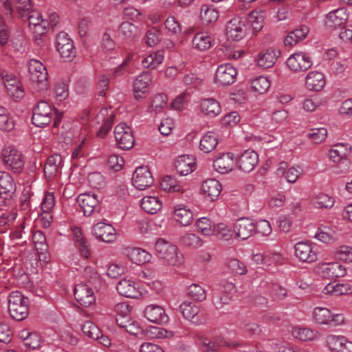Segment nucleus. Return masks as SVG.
Returning a JSON list of instances; mask_svg holds the SVG:
<instances>
[{
    "label": "nucleus",
    "mask_w": 352,
    "mask_h": 352,
    "mask_svg": "<svg viewBox=\"0 0 352 352\" xmlns=\"http://www.w3.org/2000/svg\"><path fill=\"white\" fill-rule=\"evenodd\" d=\"M157 256L170 265H179L183 262V257L177 253V248L163 239H159L155 245Z\"/></svg>",
    "instance_id": "f257e3e1"
},
{
    "label": "nucleus",
    "mask_w": 352,
    "mask_h": 352,
    "mask_svg": "<svg viewBox=\"0 0 352 352\" xmlns=\"http://www.w3.org/2000/svg\"><path fill=\"white\" fill-rule=\"evenodd\" d=\"M28 299L20 292L14 291L8 297V310L10 316L16 320L21 321L28 315Z\"/></svg>",
    "instance_id": "f03ea898"
},
{
    "label": "nucleus",
    "mask_w": 352,
    "mask_h": 352,
    "mask_svg": "<svg viewBox=\"0 0 352 352\" xmlns=\"http://www.w3.org/2000/svg\"><path fill=\"white\" fill-rule=\"evenodd\" d=\"M53 110L45 101H40L33 109L32 124L38 127H45L52 120Z\"/></svg>",
    "instance_id": "7ed1b4c3"
},
{
    "label": "nucleus",
    "mask_w": 352,
    "mask_h": 352,
    "mask_svg": "<svg viewBox=\"0 0 352 352\" xmlns=\"http://www.w3.org/2000/svg\"><path fill=\"white\" fill-rule=\"evenodd\" d=\"M4 165L14 173H20L23 168L24 161L20 151L12 146L4 148L1 151Z\"/></svg>",
    "instance_id": "20e7f679"
},
{
    "label": "nucleus",
    "mask_w": 352,
    "mask_h": 352,
    "mask_svg": "<svg viewBox=\"0 0 352 352\" xmlns=\"http://www.w3.org/2000/svg\"><path fill=\"white\" fill-rule=\"evenodd\" d=\"M295 256L299 261L311 263L318 260V248L308 241H300L294 245Z\"/></svg>",
    "instance_id": "39448f33"
},
{
    "label": "nucleus",
    "mask_w": 352,
    "mask_h": 352,
    "mask_svg": "<svg viewBox=\"0 0 352 352\" xmlns=\"http://www.w3.org/2000/svg\"><path fill=\"white\" fill-rule=\"evenodd\" d=\"M28 73L31 81L39 85L41 89L47 88L48 74L46 67L41 61L31 59L28 63Z\"/></svg>",
    "instance_id": "423d86ee"
},
{
    "label": "nucleus",
    "mask_w": 352,
    "mask_h": 352,
    "mask_svg": "<svg viewBox=\"0 0 352 352\" xmlns=\"http://www.w3.org/2000/svg\"><path fill=\"white\" fill-rule=\"evenodd\" d=\"M19 16L23 21H28L30 26L33 25L40 34H43L48 23L42 18L40 12L33 10L31 7H19L18 8Z\"/></svg>",
    "instance_id": "0eeeda50"
},
{
    "label": "nucleus",
    "mask_w": 352,
    "mask_h": 352,
    "mask_svg": "<svg viewBox=\"0 0 352 352\" xmlns=\"http://www.w3.org/2000/svg\"><path fill=\"white\" fill-rule=\"evenodd\" d=\"M180 310L184 317L196 325L207 323L208 318L200 314V307L194 302L184 301L180 305Z\"/></svg>",
    "instance_id": "6e6552de"
},
{
    "label": "nucleus",
    "mask_w": 352,
    "mask_h": 352,
    "mask_svg": "<svg viewBox=\"0 0 352 352\" xmlns=\"http://www.w3.org/2000/svg\"><path fill=\"white\" fill-rule=\"evenodd\" d=\"M114 135L118 146L123 150L131 148L135 139L131 129L125 123H120L114 129Z\"/></svg>",
    "instance_id": "1a4fd4ad"
},
{
    "label": "nucleus",
    "mask_w": 352,
    "mask_h": 352,
    "mask_svg": "<svg viewBox=\"0 0 352 352\" xmlns=\"http://www.w3.org/2000/svg\"><path fill=\"white\" fill-rule=\"evenodd\" d=\"M153 80V76L148 72H142L133 82V95L136 100H142L149 93V85Z\"/></svg>",
    "instance_id": "9d476101"
},
{
    "label": "nucleus",
    "mask_w": 352,
    "mask_h": 352,
    "mask_svg": "<svg viewBox=\"0 0 352 352\" xmlns=\"http://www.w3.org/2000/svg\"><path fill=\"white\" fill-rule=\"evenodd\" d=\"M312 60L309 54L299 52L289 56L287 65L294 72H304L312 66Z\"/></svg>",
    "instance_id": "9b49d317"
},
{
    "label": "nucleus",
    "mask_w": 352,
    "mask_h": 352,
    "mask_svg": "<svg viewBox=\"0 0 352 352\" xmlns=\"http://www.w3.org/2000/svg\"><path fill=\"white\" fill-rule=\"evenodd\" d=\"M237 71L230 63L219 65L214 77V82L221 86H227L234 82Z\"/></svg>",
    "instance_id": "f8f14e48"
},
{
    "label": "nucleus",
    "mask_w": 352,
    "mask_h": 352,
    "mask_svg": "<svg viewBox=\"0 0 352 352\" xmlns=\"http://www.w3.org/2000/svg\"><path fill=\"white\" fill-rule=\"evenodd\" d=\"M317 272L324 278L343 277L346 274L345 267L338 262L320 263L317 266Z\"/></svg>",
    "instance_id": "ddd939ff"
},
{
    "label": "nucleus",
    "mask_w": 352,
    "mask_h": 352,
    "mask_svg": "<svg viewBox=\"0 0 352 352\" xmlns=\"http://www.w3.org/2000/svg\"><path fill=\"white\" fill-rule=\"evenodd\" d=\"M132 182L137 189L143 190L153 184L154 179L148 166H141L133 173Z\"/></svg>",
    "instance_id": "4468645a"
},
{
    "label": "nucleus",
    "mask_w": 352,
    "mask_h": 352,
    "mask_svg": "<svg viewBox=\"0 0 352 352\" xmlns=\"http://www.w3.org/2000/svg\"><path fill=\"white\" fill-rule=\"evenodd\" d=\"M245 22L240 16H234L230 19L226 25V35L228 38L239 41L246 34Z\"/></svg>",
    "instance_id": "2eb2a0df"
},
{
    "label": "nucleus",
    "mask_w": 352,
    "mask_h": 352,
    "mask_svg": "<svg viewBox=\"0 0 352 352\" xmlns=\"http://www.w3.org/2000/svg\"><path fill=\"white\" fill-rule=\"evenodd\" d=\"M56 40V50L63 58L71 60L75 57L76 50L74 43L66 32H59Z\"/></svg>",
    "instance_id": "dca6fc26"
},
{
    "label": "nucleus",
    "mask_w": 352,
    "mask_h": 352,
    "mask_svg": "<svg viewBox=\"0 0 352 352\" xmlns=\"http://www.w3.org/2000/svg\"><path fill=\"white\" fill-rule=\"evenodd\" d=\"M91 232L95 237L105 243H112L116 240V229L109 223L98 222L92 226Z\"/></svg>",
    "instance_id": "f3484780"
},
{
    "label": "nucleus",
    "mask_w": 352,
    "mask_h": 352,
    "mask_svg": "<svg viewBox=\"0 0 352 352\" xmlns=\"http://www.w3.org/2000/svg\"><path fill=\"white\" fill-rule=\"evenodd\" d=\"M75 299L82 305L88 307L96 301L94 291L85 283H79L74 288Z\"/></svg>",
    "instance_id": "a211bd4d"
},
{
    "label": "nucleus",
    "mask_w": 352,
    "mask_h": 352,
    "mask_svg": "<svg viewBox=\"0 0 352 352\" xmlns=\"http://www.w3.org/2000/svg\"><path fill=\"white\" fill-rule=\"evenodd\" d=\"M15 190L16 185L11 175L6 172L0 171V197L5 201L10 202Z\"/></svg>",
    "instance_id": "6ab92c4d"
},
{
    "label": "nucleus",
    "mask_w": 352,
    "mask_h": 352,
    "mask_svg": "<svg viewBox=\"0 0 352 352\" xmlns=\"http://www.w3.org/2000/svg\"><path fill=\"white\" fill-rule=\"evenodd\" d=\"M144 315L149 321L161 325L167 323L169 320L164 309L162 306L153 304L146 306Z\"/></svg>",
    "instance_id": "aec40b11"
},
{
    "label": "nucleus",
    "mask_w": 352,
    "mask_h": 352,
    "mask_svg": "<svg viewBox=\"0 0 352 352\" xmlns=\"http://www.w3.org/2000/svg\"><path fill=\"white\" fill-rule=\"evenodd\" d=\"M327 344L331 352H352V342L344 336L329 335L327 338Z\"/></svg>",
    "instance_id": "412c9836"
},
{
    "label": "nucleus",
    "mask_w": 352,
    "mask_h": 352,
    "mask_svg": "<svg viewBox=\"0 0 352 352\" xmlns=\"http://www.w3.org/2000/svg\"><path fill=\"white\" fill-rule=\"evenodd\" d=\"M234 232L237 237L245 240L256 232L255 223L249 218H240L234 224Z\"/></svg>",
    "instance_id": "4be33fe9"
},
{
    "label": "nucleus",
    "mask_w": 352,
    "mask_h": 352,
    "mask_svg": "<svg viewBox=\"0 0 352 352\" xmlns=\"http://www.w3.org/2000/svg\"><path fill=\"white\" fill-rule=\"evenodd\" d=\"M234 166V155L232 153L219 154L213 162L214 170L221 174L230 172L232 170Z\"/></svg>",
    "instance_id": "5701e85b"
},
{
    "label": "nucleus",
    "mask_w": 352,
    "mask_h": 352,
    "mask_svg": "<svg viewBox=\"0 0 352 352\" xmlns=\"http://www.w3.org/2000/svg\"><path fill=\"white\" fill-rule=\"evenodd\" d=\"M77 202L85 216H90L96 210L99 200L97 195L90 193H83L78 195Z\"/></svg>",
    "instance_id": "b1692460"
},
{
    "label": "nucleus",
    "mask_w": 352,
    "mask_h": 352,
    "mask_svg": "<svg viewBox=\"0 0 352 352\" xmlns=\"http://www.w3.org/2000/svg\"><path fill=\"white\" fill-rule=\"evenodd\" d=\"M258 162V154L253 150L245 151L238 160L239 168L245 173H250L254 170Z\"/></svg>",
    "instance_id": "393cba45"
},
{
    "label": "nucleus",
    "mask_w": 352,
    "mask_h": 352,
    "mask_svg": "<svg viewBox=\"0 0 352 352\" xmlns=\"http://www.w3.org/2000/svg\"><path fill=\"white\" fill-rule=\"evenodd\" d=\"M280 55V52L273 47L263 50L257 56V64L259 67L267 69L272 67Z\"/></svg>",
    "instance_id": "a878e982"
},
{
    "label": "nucleus",
    "mask_w": 352,
    "mask_h": 352,
    "mask_svg": "<svg viewBox=\"0 0 352 352\" xmlns=\"http://www.w3.org/2000/svg\"><path fill=\"white\" fill-rule=\"evenodd\" d=\"M325 84V77L322 72H310L305 77V86L309 91H320L324 88Z\"/></svg>",
    "instance_id": "bb28decb"
},
{
    "label": "nucleus",
    "mask_w": 352,
    "mask_h": 352,
    "mask_svg": "<svg viewBox=\"0 0 352 352\" xmlns=\"http://www.w3.org/2000/svg\"><path fill=\"white\" fill-rule=\"evenodd\" d=\"M116 289L120 295L126 298H138L141 296V292L136 284L131 280L122 279L120 280L117 284Z\"/></svg>",
    "instance_id": "cd10ccee"
},
{
    "label": "nucleus",
    "mask_w": 352,
    "mask_h": 352,
    "mask_svg": "<svg viewBox=\"0 0 352 352\" xmlns=\"http://www.w3.org/2000/svg\"><path fill=\"white\" fill-rule=\"evenodd\" d=\"M192 44V47L197 50L206 51L214 44V39L209 32H200L194 35Z\"/></svg>",
    "instance_id": "c85d7f7f"
},
{
    "label": "nucleus",
    "mask_w": 352,
    "mask_h": 352,
    "mask_svg": "<svg viewBox=\"0 0 352 352\" xmlns=\"http://www.w3.org/2000/svg\"><path fill=\"white\" fill-rule=\"evenodd\" d=\"M348 19L346 10L338 8L329 12L325 18V25L329 28H335L344 24Z\"/></svg>",
    "instance_id": "c756f323"
},
{
    "label": "nucleus",
    "mask_w": 352,
    "mask_h": 352,
    "mask_svg": "<svg viewBox=\"0 0 352 352\" xmlns=\"http://www.w3.org/2000/svg\"><path fill=\"white\" fill-rule=\"evenodd\" d=\"M72 231L76 247L78 249L82 256L85 258H88L91 255L89 243L84 236L82 229L78 227H76L72 230Z\"/></svg>",
    "instance_id": "7c9ffc66"
},
{
    "label": "nucleus",
    "mask_w": 352,
    "mask_h": 352,
    "mask_svg": "<svg viewBox=\"0 0 352 352\" xmlns=\"http://www.w3.org/2000/svg\"><path fill=\"white\" fill-rule=\"evenodd\" d=\"M276 174L278 176L285 175V179L289 183H295L302 174L300 167H290L288 168L287 162H282L279 164V166L276 170Z\"/></svg>",
    "instance_id": "2f4dec72"
},
{
    "label": "nucleus",
    "mask_w": 352,
    "mask_h": 352,
    "mask_svg": "<svg viewBox=\"0 0 352 352\" xmlns=\"http://www.w3.org/2000/svg\"><path fill=\"white\" fill-rule=\"evenodd\" d=\"M222 190L221 185L215 179H208L202 184V192L209 201H213L219 197Z\"/></svg>",
    "instance_id": "473e14b6"
},
{
    "label": "nucleus",
    "mask_w": 352,
    "mask_h": 352,
    "mask_svg": "<svg viewBox=\"0 0 352 352\" xmlns=\"http://www.w3.org/2000/svg\"><path fill=\"white\" fill-rule=\"evenodd\" d=\"M195 160L190 155H181L175 163L177 171L181 175H187L195 169Z\"/></svg>",
    "instance_id": "72a5a7b5"
},
{
    "label": "nucleus",
    "mask_w": 352,
    "mask_h": 352,
    "mask_svg": "<svg viewBox=\"0 0 352 352\" xmlns=\"http://www.w3.org/2000/svg\"><path fill=\"white\" fill-rule=\"evenodd\" d=\"M173 217L183 226L190 225L193 221L192 212L184 205H177L175 207Z\"/></svg>",
    "instance_id": "f704fd0d"
},
{
    "label": "nucleus",
    "mask_w": 352,
    "mask_h": 352,
    "mask_svg": "<svg viewBox=\"0 0 352 352\" xmlns=\"http://www.w3.org/2000/svg\"><path fill=\"white\" fill-rule=\"evenodd\" d=\"M62 164V157L58 153L47 157L44 166V174L46 177L52 178L56 175Z\"/></svg>",
    "instance_id": "c9c22d12"
},
{
    "label": "nucleus",
    "mask_w": 352,
    "mask_h": 352,
    "mask_svg": "<svg viewBox=\"0 0 352 352\" xmlns=\"http://www.w3.org/2000/svg\"><path fill=\"white\" fill-rule=\"evenodd\" d=\"M126 252L131 261L138 265L149 262L151 258L148 252L139 248H129Z\"/></svg>",
    "instance_id": "e433bc0d"
},
{
    "label": "nucleus",
    "mask_w": 352,
    "mask_h": 352,
    "mask_svg": "<svg viewBox=\"0 0 352 352\" xmlns=\"http://www.w3.org/2000/svg\"><path fill=\"white\" fill-rule=\"evenodd\" d=\"M351 152L348 144H338L329 150V156L333 162L345 160Z\"/></svg>",
    "instance_id": "4c0bfd02"
},
{
    "label": "nucleus",
    "mask_w": 352,
    "mask_h": 352,
    "mask_svg": "<svg viewBox=\"0 0 352 352\" xmlns=\"http://www.w3.org/2000/svg\"><path fill=\"white\" fill-rule=\"evenodd\" d=\"M162 206V204L157 197L146 196L141 200L142 208L148 213L155 214L159 211Z\"/></svg>",
    "instance_id": "58836bf2"
},
{
    "label": "nucleus",
    "mask_w": 352,
    "mask_h": 352,
    "mask_svg": "<svg viewBox=\"0 0 352 352\" xmlns=\"http://www.w3.org/2000/svg\"><path fill=\"white\" fill-rule=\"evenodd\" d=\"M138 34V28L132 23L125 21L119 27L118 36L122 39L132 41Z\"/></svg>",
    "instance_id": "ea45409f"
},
{
    "label": "nucleus",
    "mask_w": 352,
    "mask_h": 352,
    "mask_svg": "<svg viewBox=\"0 0 352 352\" xmlns=\"http://www.w3.org/2000/svg\"><path fill=\"white\" fill-rule=\"evenodd\" d=\"M201 107L202 111L211 118L218 116L221 111L219 103L213 98L203 100L201 103Z\"/></svg>",
    "instance_id": "a19ab883"
},
{
    "label": "nucleus",
    "mask_w": 352,
    "mask_h": 352,
    "mask_svg": "<svg viewBox=\"0 0 352 352\" xmlns=\"http://www.w3.org/2000/svg\"><path fill=\"white\" fill-rule=\"evenodd\" d=\"M326 294H333L336 296L346 295L352 293V287L349 283H338L327 285L323 290Z\"/></svg>",
    "instance_id": "79ce46f5"
},
{
    "label": "nucleus",
    "mask_w": 352,
    "mask_h": 352,
    "mask_svg": "<svg viewBox=\"0 0 352 352\" xmlns=\"http://www.w3.org/2000/svg\"><path fill=\"white\" fill-rule=\"evenodd\" d=\"M167 96L164 94H157L154 95L150 104L148 107V111L150 113L154 112L159 113L166 107Z\"/></svg>",
    "instance_id": "37998d69"
},
{
    "label": "nucleus",
    "mask_w": 352,
    "mask_h": 352,
    "mask_svg": "<svg viewBox=\"0 0 352 352\" xmlns=\"http://www.w3.org/2000/svg\"><path fill=\"white\" fill-rule=\"evenodd\" d=\"M218 144L217 138L212 132L206 133L201 139L199 148L204 153L213 151Z\"/></svg>",
    "instance_id": "c03bdc74"
},
{
    "label": "nucleus",
    "mask_w": 352,
    "mask_h": 352,
    "mask_svg": "<svg viewBox=\"0 0 352 352\" xmlns=\"http://www.w3.org/2000/svg\"><path fill=\"white\" fill-rule=\"evenodd\" d=\"M32 240L38 254L43 255V258H46V253L47 252L48 246L46 243V238L44 234L40 230L35 231L32 235Z\"/></svg>",
    "instance_id": "a18cd8bd"
},
{
    "label": "nucleus",
    "mask_w": 352,
    "mask_h": 352,
    "mask_svg": "<svg viewBox=\"0 0 352 352\" xmlns=\"http://www.w3.org/2000/svg\"><path fill=\"white\" fill-rule=\"evenodd\" d=\"M265 12L262 10H255L250 12L248 21L252 27L253 31L259 32L263 27Z\"/></svg>",
    "instance_id": "49530a36"
},
{
    "label": "nucleus",
    "mask_w": 352,
    "mask_h": 352,
    "mask_svg": "<svg viewBox=\"0 0 352 352\" xmlns=\"http://www.w3.org/2000/svg\"><path fill=\"white\" fill-rule=\"evenodd\" d=\"M219 16V11L213 6L208 5L202 6L201 8L200 17L206 24L215 22Z\"/></svg>",
    "instance_id": "de8ad7c7"
},
{
    "label": "nucleus",
    "mask_w": 352,
    "mask_h": 352,
    "mask_svg": "<svg viewBox=\"0 0 352 352\" xmlns=\"http://www.w3.org/2000/svg\"><path fill=\"white\" fill-rule=\"evenodd\" d=\"M164 57V53L161 51L153 52L145 57L142 61V64L145 68L154 69L162 63Z\"/></svg>",
    "instance_id": "09e8293b"
},
{
    "label": "nucleus",
    "mask_w": 352,
    "mask_h": 352,
    "mask_svg": "<svg viewBox=\"0 0 352 352\" xmlns=\"http://www.w3.org/2000/svg\"><path fill=\"white\" fill-rule=\"evenodd\" d=\"M186 294L189 298L197 302H202L206 298L205 289L197 283H193L188 287Z\"/></svg>",
    "instance_id": "8fccbe9b"
},
{
    "label": "nucleus",
    "mask_w": 352,
    "mask_h": 352,
    "mask_svg": "<svg viewBox=\"0 0 352 352\" xmlns=\"http://www.w3.org/2000/svg\"><path fill=\"white\" fill-rule=\"evenodd\" d=\"M226 266L230 272L235 275H244L248 272L246 265L237 258L228 259Z\"/></svg>",
    "instance_id": "3c124183"
},
{
    "label": "nucleus",
    "mask_w": 352,
    "mask_h": 352,
    "mask_svg": "<svg viewBox=\"0 0 352 352\" xmlns=\"http://www.w3.org/2000/svg\"><path fill=\"white\" fill-rule=\"evenodd\" d=\"M252 88L260 94L265 93L270 87V82L267 77L258 76L252 81Z\"/></svg>",
    "instance_id": "603ef678"
},
{
    "label": "nucleus",
    "mask_w": 352,
    "mask_h": 352,
    "mask_svg": "<svg viewBox=\"0 0 352 352\" xmlns=\"http://www.w3.org/2000/svg\"><path fill=\"white\" fill-rule=\"evenodd\" d=\"M163 190L167 192H179L182 190V186L178 184L177 181L171 176H165L160 184Z\"/></svg>",
    "instance_id": "864d4df0"
},
{
    "label": "nucleus",
    "mask_w": 352,
    "mask_h": 352,
    "mask_svg": "<svg viewBox=\"0 0 352 352\" xmlns=\"http://www.w3.org/2000/svg\"><path fill=\"white\" fill-rule=\"evenodd\" d=\"M314 317L318 323L327 324L330 321L331 313L327 308L318 307L314 310Z\"/></svg>",
    "instance_id": "5fc2aeb1"
},
{
    "label": "nucleus",
    "mask_w": 352,
    "mask_h": 352,
    "mask_svg": "<svg viewBox=\"0 0 352 352\" xmlns=\"http://www.w3.org/2000/svg\"><path fill=\"white\" fill-rule=\"evenodd\" d=\"M196 226L202 234L205 236L214 234L213 223L210 219L206 217L199 218L196 222Z\"/></svg>",
    "instance_id": "6e6d98bb"
},
{
    "label": "nucleus",
    "mask_w": 352,
    "mask_h": 352,
    "mask_svg": "<svg viewBox=\"0 0 352 352\" xmlns=\"http://www.w3.org/2000/svg\"><path fill=\"white\" fill-rule=\"evenodd\" d=\"M116 322L120 328L125 329V330H134L135 329L142 328L140 324L133 320L129 316H117Z\"/></svg>",
    "instance_id": "4d7b16f0"
},
{
    "label": "nucleus",
    "mask_w": 352,
    "mask_h": 352,
    "mask_svg": "<svg viewBox=\"0 0 352 352\" xmlns=\"http://www.w3.org/2000/svg\"><path fill=\"white\" fill-rule=\"evenodd\" d=\"M43 341L38 331H31L27 333V337L25 339V345L32 349H36L41 346Z\"/></svg>",
    "instance_id": "13d9d810"
},
{
    "label": "nucleus",
    "mask_w": 352,
    "mask_h": 352,
    "mask_svg": "<svg viewBox=\"0 0 352 352\" xmlns=\"http://www.w3.org/2000/svg\"><path fill=\"white\" fill-rule=\"evenodd\" d=\"M232 299V296L225 294L217 289L214 290L212 294V302L217 309L221 308L223 305L228 304Z\"/></svg>",
    "instance_id": "bf43d9fd"
},
{
    "label": "nucleus",
    "mask_w": 352,
    "mask_h": 352,
    "mask_svg": "<svg viewBox=\"0 0 352 352\" xmlns=\"http://www.w3.org/2000/svg\"><path fill=\"white\" fill-rule=\"evenodd\" d=\"M55 205V199L53 192H47L41 203V210L43 214L49 215V218L52 219L50 214Z\"/></svg>",
    "instance_id": "052dcab7"
},
{
    "label": "nucleus",
    "mask_w": 352,
    "mask_h": 352,
    "mask_svg": "<svg viewBox=\"0 0 352 352\" xmlns=\"http://www.w3.org/2000/svg\"><path fill=\"white\" fill-rule=\"evenodd\" d=\"M308 136L314 142L319 144L327 138V130L324 127L311 129Z\"/></svg>",
    "instance_id": "680f3d73"
},
{
    "label": "nucleus",
    "mask_w": 352,
    "mask_h": 352,
    "mask_svg": "<svg viewBox=\"0 0 352 352\" xmlns=\"http://www.w3.org/2000/svg\"><path fill=\"white\" fill-rule=\"evenodd\" d=\"M292 336L300 342L312 341L319 337L318 331H292Z\"/></svg>",
    "instance_id": "e2e57ef3"
},
{
    "label": "nucleus",
    "mask_w": 352,
    "mask_h": 352,
    "mask_svg": "<svg viewBox=\"0 0 352 352\" xmlns=\"http://www.w3.org/2000/svg\"><path fill=\"white\" fill-rule=\"evenodd\" d=\"M336 256L338 259L345 262H352V248L342 245L337 248Z\"/></svg>",
    "instance_id": "0e129e2a"
},
{
    "label": "nucleus",
    "mask_w": 352,
    "mask_h": 352,
    "mask_svg": "<svg viewBox=\"0 0 352 352\" xmlns=\"http://www.w3.org/2000/svg\"><path fill=\"white\" fill-rule=\"evenodd\" d=\"M7 93L8 96L15 101L22 99L25 95L24 89L21 84L15 86H11L8 84Z\"/></svg>",
    "instance_id": "69168bd1"
},
{
    "label": "nucleus",
    "mask_w": 352,
    "mask_h": 352,
    "mask_svg": "<svg viewBox=\"0 0 352 352\" xmlns=\"http://www.w3.org/2000/svg\"><path fill=\"white\" fill-rule=\"evenodd\" d=\"M54 93L57 100H65L69 96L67 84L62 81L56 82L54 87Z\"/></svg>",
    "instance_id": "338daca9"
},
{
    "label": "nucleus",
    "mask_w": 352,
    "mask_h": 352,
    "mask_svg": "<svg viewBox=\"0 0 352 352\" xmlns=\"http://www.w3.org/2000/svg\"><path fill=\"white\" fill-rule=\"evenodd\" d=\"M161 38V32L155 28H151L146 33V43L149 46H155L159 43Z\"/></svg>",
    "instance_id": "774afa93"
}]
</instances>
